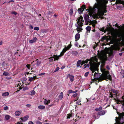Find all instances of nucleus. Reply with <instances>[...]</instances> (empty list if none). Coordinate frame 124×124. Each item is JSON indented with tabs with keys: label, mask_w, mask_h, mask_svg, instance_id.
Returning <instances> with one entry per match:
<instances>
[{
	"label": "nucleus",
	"mask_w": 124,
	"mask_h": 124,
	"mask_svg": "<svg viewBox=\"0 0 124 124\" xmlns=\"http://www.w3.org/2000/svg\"><path fill=\"white\" fill-rule=\"evenodd\" d=\"M97 3H95L93 8L90 7L88 12L90 17L93 18H97L99 17L102 19L104 13L107 12L106 4L108 1L106 0H96Z\"/></svg>",
	"instance_id": "nucleus-1"
},
{
	"label": "nucleus",
	"mask_w": 124,
	"mask_h": 124,
	"mask_svg": "<svg viewBox=\"0 0 124 124\" xmlns=\"http://www.w3.org/2000/svg\"><path fill=\"white\" fill-rule=\"evenodd\" d=\"M111 32V36H109L108 39L110 41L113 43L118 44L121 40L124 41V34L121 32H112L110 28H108L107 30Z\"/></svg>",
	"instance_id": "nucleus-2"
},
{
	"label": "nucleus",
	"mask_w": 124,
	"mask_h": 124,
	"mask_svg": "<svg viewBox=\"0 0 124 124\" xmlns=\"http://www.w3.org/2000/svg\"><path fill=\"white\" fill-rule=\"evenodd\" d=\"M117 48V47L114 46L108 49L106 52L102 53L99 56L100 59L104 62L107 60V56L112 57L114 54L113 51L116 50Z\"/></svg>",
	"instance_id": "nucleus-3"
},
{
	"label": "nucleus",
	"mask_w": 124,
	"mask_h": 124,
	"mask_svg": "<svg viewBox=\"0 0 124 124\" xmlns=\"http://www.w3.org/2000/svg\"><path fill=\"white\" fill-rule=\"evenodd\" d=\"M90 65L89 64H85L84 65V69L87 67H89V65L90 66V68L93 73H94L95 70H97L99 64L95 63L92 61L89 62Z\"/></svg>",
	"instance_id": "nucleus-4"
},
{
	"label": "nucleus",
	"mask_w": 124,
	"mask_h": 124,
	"mask_svg": "<svg viewBox=\"0 0 124 124\" xmlns=\"http://www.w3.org/2000/svg\"><path fill=\"white\" fill-rule=\"evenodd\" d=\"M83 17L80 16L79 17L77 21V23L75 24V26L77 27L76 30L78 33L80 31H81L82 30V26L83 25V23L84 22V20H83Z\"/></svg>",
	"instance_id": "nucleus-5"
},
{
	"label": "nucleus",
	"mask_w": 124,
	"mask_h": 124,
	"mask_svg": "<svg viewBox=\"0 0 124 124\" xmlns=\"http://www.w3.org/2000/svg\"><path fill=\"white\" fill-rule=\"evenodd\" d=\"M101 72H102L101 76V78L102 79H100V80H101V81L107 78H108L109 79H110V76L109 75L108 72V71L105 70V69L102 67H101ZM99 81H100V80Z\"/></svg>",
	"instance_id": "nucleus-6"
},
{
	"label": "nucleus",
	"mask_w": 124,
	"mask_h": 124,
	"mask_svg": "<svg viewBox=\"0 0 124 124\" xmlns=\"http://www.w3.org/2000/svg\"><path fill=\"white\" fill-rule=\"evenodd\" d=\"M118 91H116L114 89L111 90V92L110 93V97H113V95L116 96V94L118 93Z\"/></svg>",
	"instance_id": "nucleus-7"
},
{
	"label": "nucleus",
	"mask_w": 124,
	"mask_h": 124,
	"mask_svg": "<svg viewBox=\"0 0 124 124\" xmlns=\"http://www.w3.org/2000/svg\"><path fill=\"white\" fill-rule=\"evenodd\" d=\"M110 1H115V0H109ZM116 4H121L124 6V1H121L120 0H116Z\"/></svg>",
	"instance_id": "nucleus-8"
},
{
	"label": "nucleus",
	"mask_w": 124,
	"mask_h": 124,
	"mask_svg": "<svg viewBox=\"0 0 124 124\" xmlns=\"http://www.w3.org/2000/svg\"><path fill=\"white\" fill-rule=\"evenodd\" d=\"M29 117L27 115L23 117L20 118V119L22 121V122H24L27 120Z\"/></svg>",
	"instance_id": "nucleus-9"
},
{
	"label": "nucleus",
	"mask_w": 124,
	"mask_h": 124,
	"mask_svg": "<svg viewBox=\"0 0 124 124\" xmlns=\"http://www.w3.org/2000/svg\"><path fill=\"white\" fill-rule=\"evenodd\" d=\"M68 78H69L70 81L71 82H73L74 80V76L72 75H70L69 74L67 76Z\"/></svg>",
	"instance_id": "nucleus-10"
},
{
	"label": "nucleus",
	"mask_w": 124,
	"mask_h": 124,
	"mask_svg": "<svg viewBox=\"0 0 124 124\" xmlns=\"http://www.w3.org/2000/svg\"><path fill=\"white\" fill-rule=\"evenodd\" d=\"M60 55H61L60 54L58 55H54L53 56V58H54V61L58 60L59 59V58L62 56Z\"/></svg>",
	"instance_id": "nucleus-11"
},
{
	"label": "nucleus",
	"mask_w": 124,
	"mask_h": 124,
	"mask_svg": "<svg viewBox=\"0 0 124 124\" xmlns=\"http://www.w3.org/2000/svg\"><path fill=\"white\" fill-rule=\"evenodd\" d=\"M37 39V38L36 37L33 38L32 39L29 41V43L31 44L34 43L36 41Z\"/></svg>",
	"instance_id": "nucleus-12"
},
{
	"label": "nucleus",
	"mask_w": 124,
	"mask_h": 124,
	"mask_svg": "<svg viewBox=\"0 0 124 124\" xmlns=\"http://www.w3.org/2000/svg\"><path fill=\"white\" fill-rule=\"evenodd\" d=\"M68 50L66 48V47L65 46V48L63 49L62 50V51L60 53V54L61 55H60L61 56H63L64 54L66 52V51Z\"/></svg>",
	"instance_id": "nucleus-13"
},
{
	"label": "nucleus",
	"mask_w": 124,
	"mask_h": 124,
	"mask_svg": "<svg viewBox=\"0 0 124 124\" xmlns=\"http://www.w3.org/2000/svg\"><path fill=\"white\" fill-rule=\"evenodd\" d=\"M106 112L104 111H102L99 112L98 113V115H104Z\"/></svg>",
	"instance_id": "nucleus-14"
},
{
	"label": "nucleus",
	"mask_w": 124,
	"mask_h": 124,
	"mask_svg": "<svg viewBox=\"0 0 124 124\" xmlns=\"http://www.w3.org/2000/svg\"><path fill=\"white\" fill-rule=\"evenodd\" d=\"M43 99L44 100V102L45 105H47L50 102V100H47L46 99H44V98Z\"/></svg>",
	"instance_id": "nucleus-15"
},
{
	"label": "nucleus",
	"mask_w": 124,
	"mask_h": 124,
	"mask_svg": "<svg viewBox=\"0 0 124 124\" xmlns=\"http://www.w3.org/2000/svg\"><path fill=\"white\" fill-rule=\"evenodd\" d=\"M80 37V34L79 33H77L75 36V38L76 39L75 41H77L79 39Z\"/></svg>",
	"instance_id": "nucleus-16"
},
{
	"label": "nucleus",
	"mask_w": 124,
	"mask_h": 124,
	"mask_svg": "<svg viewBox=\"0 0 124 124\" xmlns=\"http://www.w3.org/2000/svg\"><path fill=\"white\" fill-rule=\"evenodd\" d=\"M15 115L16 116H19L21 114V112L19 111H17L15 112Z\"/></svg>",
	"instance_id": "nucleus-17"
},
{
	"label": "nucleus",
	"mask_w": 124,
	"mask_h": 124,
	"mask_svg": "<svg viewBox=\"0 0 124 124\" xmlns=\"http://www.w3.org/2000/svg\"><path fill=\"white\" fill-rule=\"evenodd\" d=\"M63 93L62 92H61L60 93V94L59 95V99L60 100H62L63 98Z\"/></svg>",
	"instance_id": "nucleus-18"
},
{
	"label": "nucleus",
	"mask_w": 124,
	"mask_h": 124,
	"mask_svg": "<svg viewBox=\"0 0 124 124\" xmlns=\"http://www.w3.org/2000/svg\"><path fill=\"white\" fill-rule=\"evenodd\" d=\"M72 54L75 56H76L78 54V53L76 51H72L71 52Z\"/></svg>",
	"instance_id": "nucleus-19"
},
{
	"label": "nucleus",
	"mask_w": 124,
	"mask_h": 124,
	"mask_svg": "<svg viewBox=\"0 0 124 124\" xmlns=\"http://www.w3.org/2000/svg\"><path fill=\"white\" fill-rule=\"evenodd\" d=\"M2 67L3 70L7 68H8L7 64L4 63H3L2 64Z\"/></svg>",
	"instance_id": "nucleus-20"
},
{
	"label": "nucleus",
	"mask_w": 124,
	"mask_h": 124,
	"mask_svg": "<svg viewBox=\"0 0 124 124\" xmlns=\"http://www.w3.org/2000/svg\"><path fill=\"white\" fill-rule=\"evenodd\" d=\"M97 21H96L94 20L92 21V26L93 27H94L95 26V24L97 23Z\"/></svg>",
	"instance_id": "nucleus-21"
},
{
	"label": "nucleus",
	"mask_w": 124,
	"mask_h": 124,
	"mask_svg": "<svg viewBox=\"0 0 124 124\" xmlns=\"http://www.w3.org/2000/svg\"><path fill=\"white\" fill-rule=\"evenodd\" d=\"M38 108L40 109H43L45 108V107L43 105H39L38 106Z\"/></svg>",
	"instance_id": "nucleus-22"
},
{
	"label": "nucleus",
	"mask_w": 124,
	"mask_h": 124,
	"mask_svg": "<svg viewBox=\"0 0 124 124\" xmlns=\"http://www.w3.org/2000/svg\"><path fill=\"white\" fill-rule=\"evenodd\" d=\"M84 10V8H81L78 9V11L79 14H81Z\"/></svg>",
	"instance_id": "nucleus-23"
},
{
	"label": "nucleus",
	"mask_w": 124,
	"mask_h": 124,
	"mask_svg": "<svg viewBox=\"0 0 124 124\" xmlns=\"http://www.w3.org/2000/svg\"><path fill=\"white\" fill-rule=\"evenodd\" d=\"M30 95L31 96H32L35 94L36 93L34 90H32L30 92Z\"/></svg>",
	"instance_id": "nucleus-24"
},
{
	"label": "nucleus",
	"mask_w": 124,
	"mask_h": 124,
	"mask_svg": "<svg viewBox=\"0 0 124 124\" xmlns=\"http://www.w3.org/2000/svg\"><path fill=\"white\" fill-rule=\"evenodd\" d=\"M36 78V77L34 76L33 77L30 78L29 79V81L30 82H31L32 81L34 80Z\"/></svg>",
	"instance_id": "nucleus-25"
},
{
	"label": "nucleus",
	"mask_w": 124,
	"mask_h": 124,
	"mask_svg": "<svg viewBox=\"0 0 124 124\" xmlns=\"http://www.w3.org/2000/svg\"><path fill=\"white\" fill-rule=\"evenodd\" d=\"M9 94V93L8 92H6L5 93H3L2 95L3 96H6L8 95Z\"/></svg>",
	"instance_id": "nucleus-26"
},
{
	"label": "nucleus",
	"mask_w": 124,
	"mask_h": 124,
	"mask_svg": "<svg viewBox=\"0 0 124 124\" xmlns=\"http://www.w3.org/2000/svg\"><path fill=\"white\" fill-rule=\"evenodd\" d=\"M85 24L86 25L88 24V23L91 21V20L89 19H85Z\"/></svg>",
	"instance_id": "nucleus-27"
},
{
	"label": "nucleus",
	"mask_w": 124,
	"mask_h": 124,
	"mask_svg": "<svg viewBox=\"0 0 124 124\" xmlns=\"http://www.w3.org/2000/svg\"><path fill=\"white\" fill-rule=\"evenodd\" d=\"M11 117L10 116L8 115H6L5 117V119L8 120Z\"/></svg>",
	"instance_id": "nucleus-28"
},
{
	"label": "nucleus",
	"mask_w": 124,
	"mask_h": 124,
	"mask_svg": "<svg viewBox=\"0 0 124 124\" xmlns=\"http://www.w3.org/2000/svg\"><path fill=\"white\" fill-rule=\"evenodd\" d=\"M84 18L85 20L89 19V17L88 14H85L84 16Z\"/></svg>",
	"instance_id": "nucleus-29"
},
{
	"label": "nucleus",
	"mask_w": 124,
	"mask_h": 124,
	"mask_svg": "<svg viewBox=\"0 0 124 124\" xmlns=\"http://www.w3.org/2000/svg\"><path fill=\"white\" fill-rule=\"evenodd\" d=\"M86 29L87 31H89V33L91 29V27L90 26H88L86 28Z\"/></svg>",
	"instance_id": "nucleus-30"
},
{
	"label": "nucleus",
	"mask_w": 124,
	"mask_h": 124,
	"mask_svg": "<svg viewBox=\"0 0 124 124\" xmlns=\"http://www.w3.org/2000/svg\"><path fill=\"white\" fill-rule=\"evenodd\" d=\"M81 60H79L77 62V66L78 67L80 66V64H81Z\"/></svg>",
	"instance_id": "nucleus-31"
},
{
	"label": "nucleus",
	"mask_w": 124,
	"mask_h": 124,
	"mask_svg": "<svg viewBox=\"0 0 124 124\" xmlns=\"http://www.w3.org/2000/svg\"><path fill=\"white\" fill-rule=\"evenodd\" d=\"M73 12V10L72 8L70 9V11L69 12V14L70 16H71L72 15Z\"/></svg>",
	"instance_id": "nucleus-32"
},
{
	"label": "nucleus",
	"mask_w": 124,
	"mask_h": 124,
	"mask_svg": "<svg viewBox=\"0 0 124 124\" xmlns=\"http://www.w3.org/2000/svg\"><path fill=\"white\" fill-rule=\"evenodd\" d=\"M89 60H87L85 61H83L82 62V64H81V65H82L83 64H84L85 63H87L88 61H89Z\"/></svg>",
	"instance_id": "nucleus-33"
},
{
	"label": "nucleus",
	"mask_w": 124,
	"mask_h": 124,
	"mask_svg": "<svg viewBox=\"0 0 124 124\" xmlns=\"http://www.w3.org/2000/svg\"><path fill=\"white\" fill-rule=\"evenodd\" d=\"M102 109V107H99L98 108L95 109V110L97 111H98L101 110Z\"/></svg>",
	"instance_id": "nucleus-34"
},
{
	"label": "nucleus",
	"mask_w": 124,
	"mask_h": 124,
	"mask_svg": "<svg viewBox=\"0 0 124 124\" xmlns=\"http://www.w3.org/2000/svg\"><path fill=\"white\" fill-rule=\"evenodd\" d=\"M3 74L5 76H8L9 74L8 72H5L3 73Z\"/></svg>",
	"instance_id": "nucleus-35"
},
{
	"label": "nucleus",
	"mask_w": 124,
	"mask_h": 124,
	"mask_svg": "<svg viewBox=\"0 0 124 124\" xmlns=\"http://www.w3.org/2000/svg\"><path fill=\"white\" fill-rule=\"evenodd\" d=\"M71 45L70 44L68 45L67 47H66V48L68 50H69V49H70L71 47Z\"/></svg>",
	"instance_id": "nucleus-36"
},
{
	"label": "nucleus",
	"mask_w": 124,
	"mask_h": 124,
	"mask_svg": "<svg viewBox=\"0 0 124 124\" xmlns=\"http://www.w3.org/2000/svg\"><path fill=\"white\" fill-rule=\"evenodd\" d=\"M101 30L102 31H104V33L106 31L105 30L104 28H101Z\"/></svg>",
	"instance_id": "nucleus-37"
},
{
	"label": "nucleus",
	"mask_w": 124,
	"mask_h": 124,
	"mask_svg": "<svg viewBox=\"0 0 124 124\" xmlns=\"http://www.w3.org/2000/svg\"><path fill=\"white\" fill-rule=\"evenodd\" d=\"M69 93H74V91H73L72 90H70L69 91Z\"/></svg>",
	"instance_id": "nucleus-38"
},
{
	"label": "nucleus",
	"mask_w": 124,
	"mask_h": 124,
	"mask_svg": "<svg viewBox=\"0 0 124 124\" xmlns=\"http://www.w3.org/2000/svg\"><path fill=\"white\" fill-rule=\"evenodd\" d=\"M72 116L71 114H69L67 116V118H70V117H71Z\"/></svg>",
	"instance_id": "nucleus-39"
},
{
	"label": "nucleus",
	"mask_w": 124,
	"mask_h": 124,
	"mask_svg": "<svg viewBox=\"0 0 124 124\" xmlns=\"http://www.w3.org/2000/svg\"><path fill=\"white\" fill-rule=\"evenodd\" d=\"M8 107L7 106H6V107H5L4 108V110H8Z\"/></svg>",
	"instance_id": "nucleus-40"
},
{
	"label": "nucleus",
	"mask_w": 124,
	"mask_h": 124,
	"mask_svg": "<svg viewBox=\"0 0 124 124\" xmlns=\"http://www.w3.org/2000/svg\"><path fill=\"white\" fill-rule=\"evenodd\" d=\"M11 14H14L15 15H16L17 14V13H16V12L15 11H13V12H12L11 13Z\"/></svg>",
	"instance_id": "nucleus-41"
},
{
	"label": "nucleus",
	"mask_w": 124,
	"mask_h": 124,
	"mask_svg": "<svg viewBox=\"0 0 124 124\" xmlns=\"http://www.w3.org/2000/svg\"><path fill=\"white\" fill-rule=\"evenodd\" d=\"M34 29L35 30H36L37 31H38L39 30V28L38 27H35L34 28Z\"/></svg>",
	"instance_id": "nucleus-42"
},
{
	"label": "nucleus",
	"mask_w": 124,
	"mask_h": 124,
	"mask_svg": "<svg viewBox=\"0 0 124 124\" xmlns=\"http://www.w3.org/2000/svg\"><path fill=\"white\" fill-rule=\"evenodd\" d=\"M59 68L58 67H57L56 69H55V71H54V72H56V71H58V70H59Z\"/></svg>",
	"instance_id": "nucleus-43"
},
{
	"label": "nucleus",
	"mask_w": 124,
	"mask_h": 124,
	"mask_svg": "<svg viewBox=\"0 0 124 124\" xmlns=\"http://www.w3.org/2000/svg\"><path fill=\"white\" fill-rule=\"evenodd\" d=\"M78 94L77 93H75L72 96L74 97H75L77 96Z\"/></svg>",
	"instance_id": "nucleus-44"
},
{
	"label": "nucleus",
	"mask_w": 124,
	"mask_h": 124,
	"mask_svg": "<svg viewBox=\"0 0 124 124\" xmlns=\"http://www.w3.org/2000/svg\"><path fill=\"white\" fill-rule=\"evenodd\" d=\"M89 72H86L85 74V77H87V76H88V75L89 74Z\"/></svg>",
	"instance_id": "nucleus-45"
},
{
	"label": "nucleus",
	"mask_w": 124,
	"mask_h": 124,
	"mask_svg": "<svg viewBox=\"0 0 124 124\" xmlns=\"http://www.w3.org/2000/svg\"><path fill=\"white\" fill-rule=\"evenodd\" d=\"M26 106L28 107H30L31 106V105L30 104H26Z\"/></svg>",
	"instance_id": "nucleus-46"
},
{
	"label": "nucleus",
	"mask_w": 124,
	"mask_h": 124,
	"mask_svg": "<svg viewBox=\"0 0 124 124\" xmlns=\"http://www.w3.org/2000/svg\"><path fill=\"white\" fill-rule=\"evenodd\" d=\"M40 63V62L39 61H37V65H39Z\"/></svg>",
	"instance_id": "nucleus-47"
},
{
	"label": "nucleus",
	"mask_w": 124,
	"mask_h": 124,
	"mask_svg": "<svg viewBox=\"0 0 124 124\" xmlns=\"http://www.w3.org/2000/svg\"><path fill=\"white\" fill-rule=\"evenodd\" d=\"M29 124H34L32 121H30L29 122Z\"/></svg>",
	"instance_id": "nucleus-48"
},
{
	"label": "nucleus",
	"mask_w": 124,
	"mask_h": 124,
	"mask_svg": "<svg viewBox=\"0 0 124 124\" xmlns=\"http://www.w3.org/2000/svg\"><path fill=\"white\" fill-rule=\"evenodd\" d=\"M53 57L52 58V57H51V58H50V59H49V61H50V62H51L52 61H53Z\"/></svg>",
	"instance_id": "nucleus-49"
},
{
	"label": "nucleus",
	"mask_w": 124,
	"mask_h": 124,
	"mask_svg": "<svg viewBox=\"0 0 124 124\" xmlns=\"http://www.w3.org/2000/svg\"><path fill=\"white\" fill-rule=\"evenodd\" d=\"M30 65L29 64H28L26 65V67L28 69H30Z\"/></svg>",
	"instance_id": "nucleus-50"
},
{
	"label": "nucleus",
	"mask_w": 124,
	"mask_h": 124,
	"mask_svg": "<svg viewBox=\"0 0 124 124\" xmlns=\"http://www.w3.org/2000/svg\"><path fill=\"white\" fill-rule=\"evenodd\" d=\"M82 8H84V9L85 8V5H83Z\"/></svg>",
	"instance_id": "nucleus-51"
},
{
	"label": "nucleus",
	"mask_w": 124,
	"mask_h": 124,
	"mask_svg": "<svg viewBox=\"0 0 124 124\" xmlns=\"http://www.w3.org/2000/svg\"><path fill=\"white\" fill-rule=\"evenodd\" d=\"M45 74V73H41L40 74H39V75H44Z\"/></svg>",
	"instance_id": "nucleus-52"
},
{
	"label": "nucleus",
	"mask_w": 124,
	"mask_h": 124,
	"mask_svg": "<svg viewBox=\"0 0 124 124\" xmlns=\"http://www.w3.org/2000/svg\"><path fill=\"white\" fill-rule=\"evenodd\" d=\"M37 124H42L39 121H38L37 122Z\"/></svg>",
	"instance_id": "nucleus-53"
},
{
	"label": "nucleus",
	"mask_w": 124,
	"mask_h": 124,
	"mask_svg": "<svg viewBox=\"0 0 124 124\" xmlns=\"http://www.w3.org/2000/svg\"><path fill=\"white\" fill-rule=\"evenodd\" d=\"M30 28L31 29H33V27L31 25H30Z\"/></svg>",
	"instance_id": "nucleus-54"
},
{
	"label": "nucleus",
	"mask_w": 124,
	"mask_h": 124,
	"mask_svg": "<svg viewBox=\"0 0 124 124\" xmlns=\"http://www.w3.org/2000/svg\"><path fill=\"white\" fill-rule=\"evenodd\" d=\"M17 124H23L21 123L20 122H18L17 123Z\"/></svg>",
	"instance_id": "nucleus-55"
},
{
	"label": "nucleus",
	"mask_w": 124,
	"mask_h": 124,
	"mask_svg": "<svg viewBox=\"0 0 124 124\" xmlns=\"http://www.w3.org/2000/svg\"><path fill=\"white\" fill-rule=\"evenodd\" d=\"M106 68L108 70H109L110 69L109 67L108 66H107Z\"/></svg>",
	"instance_id": "nucleus-56"
},
{
	"label": "nucleus",
	"mask_w": 124,
	"mask_h": 124,
	"mask_svg": "<svg viewBox=\"0 0 124 124\" xmlns=\"http://www.w3.org/2000/svg\"><path fill=\"white\" fill-rule=\"evenodd\" d=\"M30 72H30H30H27L26 73L27 74H28L29 73H30V74H32L31 73H30Z\"/></svg>",
	"instance_id": "nucleus-57"
},
{
	"label": "nucleus",
	"mask_w": 124,
	"mask_h": 124,
	"mask_svg": "<svg viewBox=\"0 0 124 124\" xmlns=\"http://www.w3.org/2000/svg\"><path fill=\"white\" fill-rule=\"evenodd\" d=\"M2 44V41H1L0 42V45H1Z\"/></svg>",
	"instance_id": "nucleus-58"
},
{
	"label": "nucleus",
	"mask_w": 124,
	"mask_h": 124,
	"mask_svg": "<svg viewBox=\"0 0 124 124\" xmlns=\"http://www.w3.org/2000/svg\"><path fill=\"white\" fill-rule=\"evenodd\" d=\"M11 2H14V0H10V1H9V2H8V3H9Z\"/></svg>",
	"instance_id": "nucleus-59"
},
{
	"label": "nucleus",
	"mask_w": 124,
	"mask_h": 124,
	"mask_svg": "<svg viewBox=\"0 0 124 124\" xmlns=\"http://www.w3.org/2000/svg\"><path fill=\"white\" fill-rule=\"evenodd\" d=\"M78 98H79V97H77L76 99V100H75V101H77V100H78Z\"/></svg>",
	"instance_id": "nucleus-60"
},
{
	"label": "nucleus",
	"mask_w": 124,
	"mask_h": 124,
	"mask_svg": "<svg viewBox=\"0 0 124 124\" xmlns=\"http://www.w3.org/2000/svg\"><path fill=\"white\" fill-rule=\"evenodd\" d=\"M21 84L20 83L18 84L17 86L18 87V86H20V85Z\"/></svg>",
	"instance_id": "nucleus-61"
},
{
	"label": "nucleus",
	"mask_w": 124,
	"mask_h": 124,
	"mask_svg": "<svg viewBox=\"0 0 124 124\" xmlns=\"http://www.w3.org/2000/svg\"><path fill=\"white\" fill-rule=\"evenodd\" d=\"M80 101H77L76 102V103L77 104H79V103L80 102Z\"/></svg>",
	"instance_id": "nucleus-62"
},
{
	"label": "nucleus",
	"mask_w": 124,
	"mask_h": 124,
	"mask_svg": "<svg viewBox=\"0 0 124 124\" xmlns=\"http://www.w3.org/2000/svg\"><path fill=\"white\" fill-rule=\"evenodd\" d=\"M78 43L77 42H76L75 44V45H76L78 47V45H77Z\"/></svg>",
	"instance_id": "nucleus-63"
},
{
	"label": "nucleus",
	"mask_w": 124,
	"mask_h": 124,
	"mask_svg": "<svg viewBox=\"0 0 124 124\" xmlns=\"http://www.w3.org/2000/svg\"><path fill=\"white\" fill-rule=\"evenodd\" d=\"M64 67H62V68H61V69H64Z\"/></svg>",
	"instance_id": "nucleus-64"
}]
</instances>
